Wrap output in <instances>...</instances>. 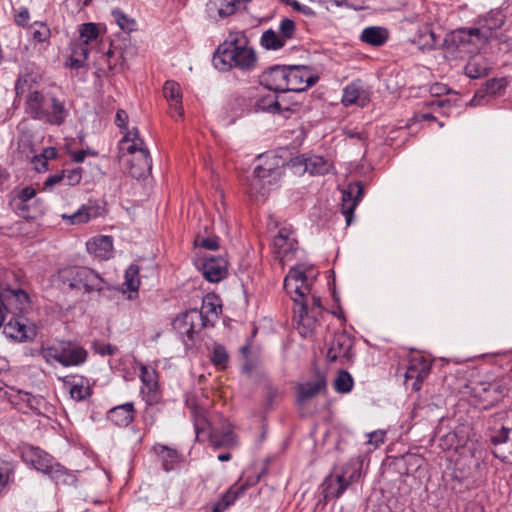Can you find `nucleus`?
I'll list each match as a JSON object with an SVG mask.
<instances>
[{
	"instance_id": "58",
	"label": "nucleus",
	"mask_w": 512,
	"mask_h": 512,
	"mask_svg": "<svg viewBox=\"0 0 512 512\" xmlns=\"http://www.w3.org/2000/svg\"><path fill=\"white\" fill-rule=\"evenodd\" d=\"M306 281H307V277H306L304 271H302L298 268H293V269H290L289 273L285 277L284 284H285V286H289L290 284H292V282H295L302 286H308L307 284H305Z\"/></svg>"
},
{
	"instance_id": "31",
	"label": "nucleus",
	"mask_w": 512,
	"mask_h": 512,
	"mask_svg": "<svg viewBox=\"0 0 512 512\" xmlns=\"http://www.w3.org/2000/svg\"><path fill=\"white\" fill-rule=\"evenodd\" d=\"M326 388L324 377H318L315 381L301 383L297 385V401L304 404L316 397L322 390Z\"/></svg>"
},
{
	"instance_id": "51",
	"label": "nucleus",
	"mask_w": 512,
	"mask_h": 512,
	"mask_svg": "<svg viewBox=\"0 0 512 512\" xmlns=\"http://www.w3.org/2000/svg\"><path fill=\"white\" fill-rule=\"evenodd\" d=\"M353 384L352 376L347 371L341 370L334 380L333 387L338 393H348L352 390Z\"/></svg>"
},
{
	"instance_id": "21",
	"label": "nucleus",
	"mask_w": 512,
	"mask_h": 512,
	"mask_svg": "<svg viewBox=\"0 0 512 512\" xmlns=\"http://www.w3.org/2000/svg\"><path fill=\"white\" fill-rule=\"evenodd\" d=\"M163 94L169 102L171 116L182 117L184 110L180 85L172 80L166 81L163 87Z\"/></svg>"
},
{
	"instance_id": "49",
	"label": "nucleus",
	"mask_w": 512,
	"mask_h": 512,
	"mask_svg": "<svg viewBox=\"0 0 512 512\" xmlns=\"http://www.w3.org/2000/svg\"><path fill=\"white\" fill-rule=\"evenodd\" d=\"M414 43H416L419 48L421 49H427L432 50L435 49L438 45V37L429 28H426L425 31L421 32L418 37L414 40Z\"/></svg>"
},
{
	"instance_id": "54",
	"label": "nucleus",
	"mask_w": 512,
	"mask_h": 512,
	"mask_svg": "<svg viewBox=\"0 0 512 512\" xmlns=\"http://www.w3.org/2000/svg\"><path fill=\"white\" fill-rule=\"evenodd\" d=\"M210 359L216 367L224 369L227 366L229 355L224 346L217 344L213 347Z\"/></svg>"
},
{
	"instance_id": "28",
	"label": "nucleus",
	"mask_w": 512,
	"mask_h": 512,
	"mask_svg": "<svg viewBox=\"0 0 512 512\" xmlns=\"http://www.w3.org/2000/svg\"><path fill=\"white\" fill-rule=\"evenodd\" d=\"M135 409L133 403H125L111 408L108 419L119 427H127L134 419Z\"/></svg>"
},
{
	"instance_id": "25",
	"label": "nucleus",
	"mask_w": 512,
	"mask_h": 512,
	"mask_svg": "<svg viewBox=\"0 0 512 512\" xmlns=\"http://www.w3.org/2000/svg\"><path fill=\"white\" fill-rule=\"evenodd\" d=\"M507 86V81L505 78H493L488 80L484 87L478 90L473 99L471 100V105H480L486 96L495 97L497 95H501Z\"/></svg>"
},
{
	"instance_id": "8",
	"label": "nucleus",
	"mask_w": 512,
	"mask_h": 512,
	"mask_svg": "<svg viewBox=\"0 0 512 512\" xmlns=\"http://www.w3.org/2000/svg\"><path fill=\"white\" fill-rule=\"evenodd\" d=\"M470 389L472 396L476 398L479 403H483L485 408L497 403L504 396L501 385L496 382H472Z\"/></svg>"
},
{
	"instance_id": "20",
	"label": "nucleus",
	"mask_w": 512,
	"mask_h": 512,
	"mask_svg": "<svg viewBox=\"0 0 512 512\" xmlns=\"http://www.w3.org/2000/svg\"><path fill=\"white\" fill-rule=\"evenodd\" d=\"M273 247L277 256L284 260L297 249V241L289 230L282 228L274 237Z\"/></svg>"
},
{
	"instance_id": "53",
	"label": "nucleus",
	"mask_w": 512,
	"mask_h": 512,
	"mask_svg": "<svg viewBox=\"0 0 512 512\" xmlns=\"http://www.w3.org/2000/svg\"><path fill=\"white\" fill-rule=\"evenodd\" d=\"M32 39L37 43H48L51 31L50 28L42 22H35L32 27Z\"/></svg>"
},
{
	"instance_id": "26",
	"label": "nucleus",
	"mask_w": 512,
	"mask_h": 512,
	"mask_svg": "<svg viewBox=\"0 0 512 512\" xmlns=\"http://www.w3.org/2000/svg\"><path fill=\"white\" fill-rule=\"evenodd\" d=\"M87 251L101 260L109 259L112 255L113 240L110 236H100L86 243Z\"/></svg>"
},
{
	"instance_id": "17",
	"label": "nucleus",
	"mask_w": 512,
	"mask_h": 512,
	"mask_svg": "<svg viewBox=\"0 0 512 512\" xmlns=\"http://www.w3.org/2000/svg\"><path fill=\"white\" fill-rule=\"evenodd\" d=\"M59 380L63 382L73 400L83 401L90 397L92 393L89 381L83 376H65L59 377Z\"/></svg>"
},
{
	"instance_id": "48",
	"label": "nucleus",
	"mask_w": 512,
	"mask_h": 512,
	"mask_svg": "<svg viewBox=\"0 0 512 512\" xmlns=\"http://www.w3.org/2000/svg\"><path fill=\"white\" fill-rule=\"evenodd\" d=\"M50 102L51 111L48 110V115H46L45 118L52 124L60 125L64 122L66 117L64 103L54 97L50 99Z\"/></svg>"
},
{
	"instance_id": "33",
	"label": "nucleus",
	"mask_w": 512,
	"mask_h": 512,
	"mask_svg": "<svg viewBox=\"0 0 512 512\" xmlns=\"http://www.w3.org/2000/svg\"><path fill=\"white\" fill-rule=\"evenodd\" d=\"M157 372L155 369L142 365L141 366V373H140V379L142 381L143 387L142 392H145L147 390L149 400L153 401L156 399L157 396V389H158V379H157Z\"/></svg>"
},
{
	"instance_id": "45",
	"label": "nucleus",
	"mask_w": 512,
	"mask_h": 512,
	"mask_svg": "<svg viewBox=\"0 0 512 512\" xmlns=\"http://www.w3.org/2000/svg\"><path fill=\"white\" fill-rule=\"evenodd\" d=\"M98 38L99 28L97 24L90 22L80 26L79 39L77 41L90 48L94 43H97Z\"/></svg>"
},
{
	"instance_id": "6",
	"label": "nucleus",
	"mask_w": 512,
	"mask_h": 512,
	"mask_svg": "<svg viewBox=\"0 0 512 512\" xmlns=\"http://www.w3.org/2000/svg\"><path fill=\"white\" fill-rule=\"evenodd\" d=\"M430 370L431 363L423 356L412 357L405 372V385L414 391H419Z\"/></svg>"
},
{
	"instance_id": "11",
	"label": "nucleus",
	"mask_w": 512,
	"mask_h": 512,
	"mask_svg": "<svg viewBox=\"0 0 512 512\" xmlns=\"http://www.w3.org/2000/svg\"><path fill=\"white\" fill-rule=\"evenodd\" d=\"M352 338L345 332H338L333 335L327 351V358L330 362L337 360H349L351 358Z\"/></svg>"
},
{
	"instance_id": "60",
	"label": "nucleus",
	"mask_w": 512,
	"mask_h": 512,
	"mask_svg": "<svg viewBox=\"0 0 512 512\" xmlns=\"http://www.w3.org/2000/svg\"><path fill=\"white\" fill-rule=\"evenodd\" d=\"M194 425L195 430L197 433L200 431H205L206 429H210L214 427L207 419V416L205 415L204 411H197L194 412Z\"/></svg>"
},
{
	"instance_id": "12",
	"label": "nucleus",
	"mask_w": 512,
	"mask_h": 512,
	"mask_svg": "<svg viewBox=\"0 0 512 512\" xmlns=\"http://www.w3.org/2000/svg\"><path fill=\"white\" fill-rule=\"evenodd\" d=\"M29 297L22 289L4 288L0 290V302L7 312L22 313L28 305Z\"/></svg>"
},
{
	"instance_id": "40",
	"label": "nucleus",
	"mask_w": 512,
	"mask_h": 512,
	"mask_svg": "<svg viewBox=\"0 0 512 512\" xmlns=\"http://www.w3.org/2000/svg\"><path fill=\"white\" fill-rule=\"evenodd\" d=\"M254 109L256 112L270 114H280L282 112V106L276 94H268L260 97L255 102Z\"/></svg>"
},
{
	"instance_id": "16",
	"label": "nucleus",
	"mask_w": 512,
	"mask_h": 512,
	"mask_svg": "<svg viewBox=\"0 0 512 512\" xmlns=\"http://www.w3.org/2000/svg\"><path fill=\"white\" fill-rule=\"evenodd\" d=\"M21 458L26 464L31 465L43 474L54 460L48 453L34 446H24L21 451Z\"/></svg>"
},
{
	"instance_id": "19",
	"label": "nucleus",
	"mask_w": 512,
	"mask_h": 512,
	"mask_svg": "<svg viewBox=\"0 0 512 512\" xmlns=\"http://www.w3.org/2000/svg\"><path fill=\"white\" fill-rule=\"evenodd\" d=\"M228 262L225 258L209 257L202 265V274L209 282H219L227 276Z\"/></svg>"
},
{
	"instance_id": "52",
	"label": "nucleus",
	"mask_w": 512,
	"mask_h": 512,
	"mask_svg": "<svg viewBox=\"0 0 512 512\" xmlns=\"http://www.w3.org/2000/svg\"><path fill=\"white\" fill-rule=\"evenodd\" d=\"M155 449L162 460L163 468L166 471L173 469L174 463L178 458L177 451L166 446H158Z\"/></svg>"
},
{
	"instance_id": "14",
	"label": "nucleus",
	"mask_w": 512,
	"mask_h": 512,
	"mask_svg": "<svg viewBox=\"0 0 512 512\" xmlns=\"http://www.w3.org/2000/svg\"><path fill=\"white\" fill-rule=\"evenodd\" d=\"M363 185L361 182L352 183L342 192V213L346 218L347 225L353 219V212L363 196Z\"/></svg>"
},
{
	"instance_id": "46",
	"label": "nucleus",
	"mask_w": 512,
	"mask_h": 512,
	"mask_svg": "<svg viewBox=\"0 0 512 512\" xmlns=\"http://www.w3.org/2000/svg\"><path fill=\"white\" fill-rule=\"evenodd\" d=\"M260 44L265 50L274 51L279 50L286 45L285 41L281 39L280 35L272 29H268L262 33Z\"/></svg>"
},
{
	"instance_id": "10",
	"label": "nucleus",
	"mask_w": 512,
	"mask_h": 512,
	"mask_svg": "<svg viewBox=\"0 0 512 512\" xmlns=\"http://www.w3.org/2000/svg\"><path fill=\"white\" fill-rule=\"evenodd\" d=\"M293 300L295 302L294 314L298 317V331L301 336L308 337L318 326V317L320 315L310 313L306 301H298L296 298H293Z\"/></svg>"
},
{
	"instance_id": "5",
	"label": "nucleus",
	"mask_w": 512,
	"mask_h": 512,
	"mask_svg": "<svg viewBox=\"0 0 512 512\" xmlns=\"http://www.w3.org/2000/svg\"><path fill=\"white\" fill-rule=\"evenodd\" d=\"M358 463H362V461L352 459L343 467L341 473L330 474L325 478L322 484L325 499L339 498L351 483L359 479Z\"/></svg>"
},
{
	"instance_id": "29",
	"label": "nucleus",
	"mask_w": 512,
	"mask_h": 512,
	"mask_svg": "<svg viewBox=\"0 0 512 512\" xmlns=\"http://www.w3.org/2000/svg\"><path fill=\"white\" fill-rule=\"evenodd\" d=\"M209 442L211 446L215 449L218 448H231L236 446L237 439L236 435L230 429L229 426L224 427L222 430H219L216 427H212L209 432Z\"/></svg>"
},
{
	"instance_id": "64",
	"label": "nucleus",
	"mask_w": 512,
	"mask_h": 512,
	"mask_svg": "<svg viewBox=\"0 0 512 512\" xmlns=\"http://www.w3.org/2000/svg\"><path fill=\"white\" fill-rule=\"evenodd\" d=\"M82 174L81 169H73L68 171L66 174L64 173V180L66 184L69 186H74L81 181Z\"/></svg>"
},
{
	"instance_id": "63",
	"label": "nucleus",
	"mask_w": 512,
	"mask_h": 512,
	"mask_svg": "<svg viewBox=\"0 0 512 512\" xmlns=\"http://www.w3.org/2000/svg\"><path fill=\"white\" fill-rule=\"evenodd\" d=\"M367 444L372 445L374 448L379 447L384 443L385 432L382 430L373 431L368 434Z\"/></svg>"
},
{
	"instance_id": "15",
	"label": "nucleus",
	"mask_w": 512,
	"mask_h": 512,
	"mask_svg": "<svg viewBox=\"0 0 512 512\" xmlns=\"http://www.w3.org/2000/svg\"><path fill=\"white\" fill-rule=\"evenodd\" d=\"M291 163L293 166L303 167V172H308L311 175H324L332 168V164L328 160L318 155L297 156L291 160Z\"/></svg>"
},
{
	"instance_id": "47",
	"label": "nucleus",
	"mask_w": 512,
	"mask_h": 512,
	"mask_svg": "<svg viewBox=\"0 0 512 512\" xmlns=\"http://www.w3.org/2000/svg\"><path fill=\"white\" fill-rule=\"evenodd\" d=\"M139 271V267L137 265L132 264L127 268L125 272L124 285L130 291V295L128 296L129 299H133V294L136 295L138 292L140 285Z\"/></svg>"
},
{
	"instance_id": "1",
	"label": "nucleus",
	"mask_w": 512,
	"mask_h": 512,
	"mask_svg": "<svg viewBox=\"0 0 512 512\" xmlns=\"http://www.w3.org/2000/svg\"><path fill=\"white\" fill-rule=\"evenodd\" d=\"M248 44L249 41L244 32H231L213 55L214 67L219 71H229L232 68L243 71L252 70L256 66L257 56Z\"/></svg>"
},
{
	"instance_id": "43",
	"label": "nucleus",
	"mask_w": 512,
	"mask_h": 512,
	"mask_svg": "<svg viewBox=\"0 0 512 512\" xmlns=\"http://www.w3.org/2000/svg\"><path fill=\"white\" fill-rule=\"evenodd\" d=\"M80 266H70L65 267L59 270L58 276L59 280L64 286H67L69 289L78 290L80 284Z\"/></svg>"
},
{
	"instance_id": "41",
	"label": "nucleus",
	"mask_w": 512,
	"mask_h": 512,
	"mask_svg": "<svg viewBox=\"0 0 512 512\" xmlns=\"http://www.w3.org/2000/svg\"><path fill=\"white\" fill-rule=\"evenodd\" d=\"M49 475L56 484H72L76 481L74 475L70 474L65 467L59 463L52 462L44 473Z\"/></svg>"
},
{
	"instance_id": "23",
	"label": "nucleus",
	"mask_w": 512,
	"mask_h": 512,
	"mask_svg": "<svg viewBox=\"0 0 512 512\" xmlns=\"http://www.w3.org/2000/svg\"><path fill=\"white\" fill-rule=\"evenodd\" d=\"M128 172L133 178H141L150 173L152 162L149 152H143L131 155L127 159Z\"/></svg>"
},
{
	"instance_id": "57",
	"label": "nucleus",
	"mask_w": 512,
	"mask_h": 512,
	"mask_svg": "<svg viewBox=\"0 0 512 512\" xmlns=\"http://www.w3.org/2000/svg\"><path fill=\"white\" fill-rule=\"evenodd\" d=\"M112 15H113L115 21L117 22V24L119 25V27L122 30H125V31H133V30H135V27H136L135 20L130 19L122 11L114 10L112 12Z\"/></svg>"
},
{
	"instance_id": "3",
	"label": "nucleus",
	"mask_w": 512,
	"mask_h": 512,
	"mask_svg": "<svg viewBox=\"0 0 512 512\" xmlns=\"http://www.w3.org/2000/svg\"><path fill=\"white\" fill-rule=\"evenodd\" d=\"M41 356L48 363L58 362L65 367L79 366L87 360V351L72 342H60L43 348Z\"/></svg>"
},
{
	"instance_id": "4",
	"label": "nucleus",
	"mask_w": 512,
	"mask_h": 512,
	"mask_svg": "<svg viewBox=\"0 0 512 512\" xmlns=\"http://www.w3.org/2000/svg\"><path fill=\"white\" fill-rule=\"evenodd\" d=\"M208 313H212L217 317V307L212 303L204 301L200 311L193 309L187 311L182 316L177 317L174 322V328L183 336H187L189 340H193L195 334L200 332L209 322Z\"/></svg>"
},
{
	"instance_id": "37",
	"label": "nucleus",
	"mask_w": 512,
	"mask_h": 512,
	"mask_svg": "<svg viewBox=\"0 0 512 512\" xmlns=\"http://www.w3.org/2000/svg\"><path fill=\"white\" fill-rule=\"evenodd\" d=\"M26 105L31 116L35 119H43L48 115V108L46 107L44 98L38 91H32L29 93L26 99Z\"/></svg>"
},
{
	"instance_id": "38",
	"label": "nucleus",
	"mask_w": 512,
	"mask_h": 512,
	"mask_svg": "<svg viewBox=\"0 0 512 512\" xmlns=\"http://www.w3.org/2000/svg\"><path fill=\"white\" fill-rule=\"evenodd\" d=\"M90 48L79 41L71 44V55L66 65L72 69L82 68L89 56Z\"/></svg>"
},
{
	"instance_id": "22",
	"label": "nucleus",
	"mask_w": 512,
	"mask_h": 512,
	"mask_svg": "<svg viewBox=\"0 0 512 512\" xmlns=\"http://www.w3.org/2000/svg\"><path fill=\"white\" fill-rule=\"evenodd\" d=\"M239 4V0H209L206 11L211 19L217 20L234 14Z\"/></svg>"
},
{
	"instance_id": "42",
	"label": "nucleus",
	"mask_w": 512,
	"mask_h": 512,
	"mask_svg": "<svg viewBox=\"0 0 512 512\" xmlns=\"http://www.w3.org/2000/svg\"><path fill=\"white\" fill-rule=\"evenodd\" d=\"M62 219L69 225L87 223L91 218L96 217L93 207L82 205L76 212L72 214H62Z\"/></svg>"
},
{
	"instance_id": "24",
	"label": "nucleus",
	"mask_w": 512,
	"mask_h": 512,
	"mask_svg": "<svg viewBox=\"0 0 512 512\" xmlns=\"http://www.w3.org/2000/svg\"><path fill=\"white\" fill-rule=\"evenodd\" d=\"M80 284L78 290H84L86 293L94 291L100 292L104 289L106 282L94 270L80 266L79 274Z\"/></svg>"
},
{
	"instance_id": "50",
	"label": "nucleus",
	"mask_w": 512,
	"mask_h": 512,
	"mask_svg": "<svg viewBox=\"0 0 512 512\" xmlns=\"http://www.w3.org/2000/svg\"><path fill=\"white\" fill-rule=\"evenodd\" d=\"M467 477V473L455 468L451 473L445 474L444 481L451 490L461 492V486L464 484Z\"/></svg>"
},
{
	"instance_id": "36",
	"label": "nucleus",
	"mask_w": 512,
	"mask_h": 512,
	"mask_svg": "<svg viewBox=\"0 0 512 512\" xmlns=\"http://www.w3.org/2000/svg\"><path fill=\"white\" fill-rule=\"evenodd\" d=\"M491 67L488 60L482 56L471 57L465 66V74L469 78L477 79L488 75Z\"/></svg>"
},
{
	"instance_id": "30",
	"label": "nucleus",
	"mask_w": 512,
	"mask_h": 512,
	"mask_svg": "<svg viewBox=\"0 0 512 512\" xmlns=\"http://www.w3.org/2000/svg\"><path fill=\"white\" fill-rule=\"evenodd\" d=\"M368 100V95L362 87L360 80H356L343 89L342 103L346 106L359 104L364 106Z\"/></svg>"
},
{
	"instance_id": "35",
	"label": "nucleus",
	"mask_w": 512,
	"mask_h": 512,
	"mask_svg": "<svg viewBox=\"0 0 512 512\" xmlns=\"http://www.w3.org/2000/svg\"><path fill=\"white\" fill-rule=\"evenodd\" d=\"M247 489V485L245 484H234L232 485L223 495L222 498L213 505L211 512H223L230 505H232L236 499L244 493Z\"/></svg>"
},
{
	"instance_id": "39",
	"label": "nucleus",
	"mask_w": 512,
	"mask_h": 512,
	"mask_svg": "<svg viewBox=\"0 0 512 512\" xmlns=\"http://www.w3.org/2000/svg\"><path fill=\"white\" fill-rule=\"evenodd\" d=\"M261 164L257 167L264 172H272L273 179H280L283 174L284 160L277 155L260 156Z\"/></svg>"
},
{
	"instance_id": "18",
	"label": "nucleus",
	"mask_w": 512,
	"mask_h": 512,
	"mask_svg": "<svg viewBox=\"0 0 512 512\" xmlns=\"http://www.w3.org/2000/svg\"><path fill=\"white\" fill-rule=\"evenodd\" d=\"M279 180L272 178V172H264L262 168L255 167L250 181L249 193L252 196H265Z\"/></svg>"
},
{
	"instance_id": "9",
	"label": "nucleus",
	"mask_w": 512,
	"mask_h": 512,
	"mask_svg": "<svg viewBox=\"0 0 512 512\" xmlns=\"http://www.w3.org/2000/svg\"><path fill=\"white\" fill-rule=\"evenodd\" d=\"M23 317L13 316L4 325L3 333L6 337L18 342L33 340L37 335L36 327L33 324L28 325Z\"/></svg>"
},
{
	"instance_id": "59",
	"label": "nucleus",
	"mask_w": 512,
	"mask_h": 512,
	"mask_svg": "<svg viewBox=\"0 0 512 512\" xmlns=\"http://www.w3.org/2000/svg\"><path fill=\"white\" fill-rule=\"evenodd\" d=\"M12 472V464L0 459V493L8 484Z\"/></svg>"
},
{
	"instance_id": "61",
	"label": "nucleus",
	"mask_w": 512,
	"mask_h": 512,
	"mask_svg": "<svg viewBox=\"0 0 512 512\" xmlns=\"http://www.w3.org/2000/svg\"><path fill=\"white\" fill-rule=\"evenodd\" d=\"M284 289L289 294L295 293L298 297L297 298L298 301H304V297H305L306 293L309 291L308 286H302L295 282H292V284H290L289 286L284 285Z\"/></svg>"
},
{
	"instance_id": "62",
	"label": "nucleus",
	"mask_w": 512,
	"mask_h": 512,
	"mask_svg": "<svg viewBox=\"0 0 512 512\" xmlns=\"http://www.w3.org/2000/svg\"><path fill=\"white\" fill-rule=\"evenodd\" d=\"M93 350L95 353L100 354L102 356L105 355H114L117 351V347L103 342H94Z\"/></svg>"
},
{
	"instance_id": "34",
	"label": "nucleus",
	"mask_w": 512,
	"mask_h": 512,
	"mask_svg": "<svg viewBox=\"0 0 512 512\" xmlns=\"http://www.w3.org/2000/svg\"><path fill=\"white\" fill-rule=\"evenodd\" d=\"M389 37L387 29L379 26H371L365 28L360 36L362 42L371 46H382L384 45Z\"/></svg>"
},
{
	"instance_id": "32",
	"label": "nucleus",
	"mask_w": 512,
	"mask_h": 512,
	"mask_svg": "<svg viewBox=\"0 0 512 512\" xmlns=\"http://www.w3.org/2000/svg\"><path fill=\"white\" fill-rule=\"evenodd\" d=\"M489 37V34H485L479 28H462L454 31L451 35L452 42L458 46L474 43V39L487 40Z\"/></svg>"
},
{
	"instance_id": "13",
	"label": "nucleus",
	"mask_w": 512,
	"mask_h": 512,
	"mask_svg": "<svg viewBox=\"0 0 512 512\" xmlns=\"http://www.w3.org/2000/svg\"><path fill=\"white\" fill-rule=\"evenodd\" d=\"M286 68L287 66L275 65L265 70L260 75V84L274 92H286Z\"/></svg>"
},
{
	"instance_id": "2",
	"label": "nucleus",
	"mask_w": 512,
	"mask_h": 512,
	"mask_svg": "<svg viewBox=\"0 0 512 512\" xmlns=\"http://www.w3.org/2000/svg\"><path fill=\"white\" fill-rule=\"evenodd\" d=\"M489 438L493 455L512 464V411L496 413L490 420Z\"/></svg>"
},
{
	"instance_id": "56",
	"label": "nucleus",
	"mask_w": 512,
	"mask_h": 512,
	"mask_svg": "<svg viewBox=\"0 0 512 512\" xmlns=\"http://www.w3.org/2000/svg\"><path fill=\"white\" fill-rule=\"evenodd\" d=\"M36 195V191L34 188L27 186L24 188H16L11 192V198L13 199V204L18 207V203L28 202Z\"/></svg>"
},
{
	"instance_id": "27",
	"label": "nucleus",
	"mask_w": 512,
	"mask_h": 512,
	"mask_svg": "<svg viewBox=\"0 0 512 512\" xmlns=\"http://www.w3.org/2000/svg\"><path fill=\"white\" fill-rule=\"evenodd\" d=\"M120 150L125 156L127 153L129 156L143 152H149L144 144L143 139L140 138L139 132L136 128L129 130L125 133L124 137L120 142Z\"/></svg>"
},
{
	"instance_id": "55",
	"label": "nucleus",
	"mask_w": 512,
	"mask_h": 512,
	"mask_svg": "<svg viewBox=\"0 0 512 512\" xmlns=\"http://www.w3.org/2000/svg\"><path fill=\"white\" fill-rule=\"evenodd\" d=\"M281 39L287 43L289 40L295 38L296 35V24L292 19L284 18L279 24V32Z\"/></svg>"
},
{
	"instance_id": "7",
	"label": "nucleus",
	"mask_w": 512,
	"mask_h": 512,
	"mask_svg": "<svg viewBox=\"0 0 512 512\" xmlns=\"http://www.w3.org/2000/svg\"><path fill=\"white\" fill-rule=\"evenodd\" d=\"M318 80L305 66H288L286 68L287 91L302 92Z\"/></svg>"
},
{
	"instance_id": "44",
	"label": "nucleus",
	"mask_w": 512,
	"mask_h": 512,
	"mask_svg": "<svg viewBox=\"0 0 512 512\" xmlns=\"http://www.w3.org/2000/svg\"><path fill=\"white\" fill-rule=\"evenodd\" d=\"M482 22L483 24L480 29L485 34H487L485 30L491 33L492 31L500 29L504 25L505 15L501 10L494 9L487 13V15L482 19Z\"/></svg>"
}]
</instances>
